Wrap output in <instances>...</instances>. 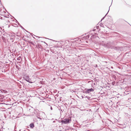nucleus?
I'll return each instance as SVG.
<instances>
[{"mask_svg": "<svg viewBox=\"0 0 131 131\" xmlns=\"http://www.w3.org/2000/svg\"><path fill=\"white\" fill-rule=\"evenodd\" d=\"M2 17L1 18V19H2Z\"/></svg>", "mask_w": 131, "mask_h": 131, "instance_id": "412c9836", "label": "nucleus"}, {"mask_svg": "<svg viewBox=\"0 0 131 131\" xmlns=\"http://www.w3.org/2000/svg\"><path fill=\"white\" fill-rule=\"evenodd\" d=\"M92 55H94V56H96L95 55V53H93V54Z\"/></svg>", "mask_w": 131, "mask_h": 131, "instance_id": "dca6fc26", "label": "nucleus"}, {"mask_svg": "<svg viewBox=\"0 0 131 131\" xmlns=\"http://www.w3.org/2000/svg\"><path fill=\"white\" fill-rule=\"evenodd\" d=\"M17 60H20L21 58H17Z\"/></svg>", "mask_w": 131, "mask_h": 131, "instance_id": "4468645a", "label": "nucleus"}, {"mask_svg": "<svg viewBox=\"0 0 131 131\" xmlns=\"http://www.w3.org/2000/svg\"><path fill=\"white\" fill-rule=\"evenodd\" d=\"M18 57L19 58V57H20V56H19Z\"/></svg>", "mask_w": 131, "mask_h": 131, "instance_id": "aec40b11", "label": "nucleus"}, {"mask_svg": "<svg viewBox=\"0 0 131 131\" xmlns=\"http://www.w3.org/2000/svg\"><path fill=\"white\" fill-rule=\"evenodd\" d=\"M85 36H84V37L83 38H84V39H88L89 38V37L90 36L89 35H86V34H85Z\"/></svg>", "mask_w": 131, "mask_h": 131, "instance_id": "423d86ee", "label": "nucleus"}, {"mask_svg": "<svg viewBox=\"0 0 131 131\" xmlns=\"http://www.w3.org/2000/svg\"><path fill=\"white\" fill-rule=\"evenodd\" d=\"M33 38H35L34 37H33Z\"/></svg>", "mask_w": 131, "mask_h": 131, "instance_id": "a878e982", "label": "nucleus"}, {"mask_svg": "<svg viewBox=\"0 0 131 131\" xmlns=\"http://www.w3.org/2000/svg\"><path fill=\"white\" fill-rule=\"evenodd\" d=\"M112 2L111 4H112Z\"/></svg>", "mask_w": 131, "mask_h": 131, "instance_id": "b1692460", "label": "nucleus"}, {"mask_svg": "<svg viewBox=\"0 0 131 131\" xmlns=\"http://www.w3.org/2000/svg\"><path fill=\"white\" fill-rule=\"evenodd\" d=\"M91 31H90V32H91Z\"/></svg>", "mask_w": 131, "mask_h": 131, "instance_id": "5701e85b", "label": "nucleus"}, {"mask_svg": "<svg viewBox=\"0 0 131 131\" xmlns=\"http://www.w3.org/2000/svg\"><path fill=\"white\" fill-rule=\"evenodd\" d=\"M99 26H96V28L97 29H99Z\"/></svg>", "mask_w": 131, "mask_h": 131, "instance_id": "2eb2a0df", "label": "nucleus"}, {"mask_svg": "<svg viewBox=\"0 0 131 131\" xmlns=\"http://www.w3.org/2000/svg\"><path fill=\"white\" fill-rule=\"evenodd\" d=\"M96 30V29H93V31H94Z\"/></svg>", "mask_w": 131, "mask_h": 131, "instance_id": "f3484780", "label": "nucleus"}, {"mask_svg": "<svg viewBox=\"0 0 131 131\" xmlns=\"http://www.w3.org/2000/svg\"><path fill=\"white\" fill-rule=\"evenodd\" d=\"M51 109L52 110V107H51Z\"/></svg>", "mask_w": 131, "mask_h": 131, "instance_id": "6ab92c4d", "label": "nucleus"}, {"mask_svg": "<svg viewBox=\"0 0 131 131\" xmlns=\"http://www.w3.org/2000/svg\"><path fill=\"white\" fill-rule=\"evenodd\" d=\"M100 26H101V27H104L103 26H104L103 24L102 23H100Z\"/></svg>", "mask_w": 131, "mask_h": 131, "instance_id": "9d476101", "label": "nucleus"}, {"mask_svg": "<svg viewBox=\"0 0 131 131\" xmlns=\"http://www.w3.org/2000/svg\"><path fill=\"white\" fill-rule=\"evenodd\" d=\"M25 79L26 81H27V82H28L29 83H32V82H31V81L30 79V78H29V76H26L25 78Z\"/></svg>", "mask_w": 131, "mask_h": 131, "instance_id": "7ed1b4c3", "label": "nucleus"}, {"mask_svg": "<svg viewBox=\"0 0 131 131\" xmlns=\"http://www.w3.org/2000/svg\"><path fill=\"white\" fill-rule=\"evenodd\" d=\"M75 55L77 56H78L79 57L81 56V55H80V56H79V55H77L76 54H75Z\"/></svg>", "mask_w": 131, "mask_h": 131, "instance_id": "ddd939ff", "label": "nucleus"}, {"mask_svg": "<svg viewBox=\"0 0 131 131\" xmlns=\"http://www.w3.org/2000/svg\"><path fill=\"white\" fill-rule=\"evenodd\" d=\"M7 36L9 37L10 39L11 40H13L14 38V36L13 35H12L11 34H7Z\"/></svg>", "mask_w": 131, "mask_h": 131, "instance_id": "20e7f679", "label": "nucleus"}, {"mask_svg": "<svg viewBox=\"0 0 131 131\" xmlns=\"http://www.w3.org/2000/svg\"><path fill=\"white\" fill-rule=\"evenodd\" d=\"M13 18H14L15 19V20H16V21H15V22L16 23H17V24H18L19 23V22L14 17H13Z\"/></svg>", "mask_w": 131, "mask_h": 131, "instance_id": "9b49d317", "label": "nucleus"}, {"mask_svg": "<svg viewBox=\"0 0 131 131\" xmlns=\"http://www.w3.org/2000/svg\"><path fill=\"white\" fill-rule=\"evenodd\" d=\"M18 25L21 27V28L22 29L25 30H26V31L27 32V31L24 29V28L19 23L18 24Z\"/></svg>", "mask_w": 131, "mask_h": 131, "instance_id": "1a4fd4ad", "label": "nucleus"}, {"mask_svg": "<svg viewBox=\"0 0 131 131\" xmlns=\"http://www.w3.org/2000/svg\"><path fill=\"white\" fill-rule=\"evenodd\" d=\"M71 121V119H70L66 118L62 120L60 122L64 124H67L70 123Z\"/></svg>", "mask_w": 131, "mask_h": 131, "instance_id": "f03ea898", "label": "nucleus"}, {"mask_svg": "<svg viewBox=\"0 0 131 131\" xmlns=\"http://www.w3.org/2000/svg\"><path fill=\"white\" fill-rule=\"evenodd\" d=\"M103 43H102V46L105 47L110 48L117 51H121L122 48L121 47H114L112 46H111V45L110 44V42L106 43L103 41Z\"/></svg>", "mask_w": 131, "mask_h": 131, "instance_id": "f257e3e1", "label": "nucleus"}, {"mask_svg": "<svg viewBox=\"0 0 131 131\" xmlns=\"http://www.w3.org/2000/svg\"><path fill=\"white\" fill-rule=\"evenodd\" d=\"M10 56H14V54H13V53H12L11 55L10 54Z\"/></svg>", "mask_w": 131, "mask_h": 131, "instance_id": "a211bd4d", "label": "nucleus"}, {"mask_svg": "<svg viewBox=\"0 0 131 131\" xmlns=\"http://www.w3.org/2000/svg\"><path fill=\"white\" fill-rule=\"evenodd\" d=\"M112 2L111 4H112Z\"/></svg>", "mask_w": 131, "mask_h": 131, "instance_id": "393cba45", "label": "nucleus"}, {"mask_svg": "<svg viewBox=\"0 0 131 131\" xmlns=\"http://www.w3.org/2000/svg\"><path fill=\"white\" fill-rule=\"evenodd\" d=\"M85 56V57H89L90 58H91V57H92V56H91V54H90V56H86V55ZM92 57H93V56H92Z\"/></svg>", "mask_w": 131, "mask_h": 131, "instance_id": "f8f14e48", "label": "nucleus"}, {"mask_svg": "<svg viewBox=\"0 0 131 131\" xmlns=\"http://www.w3.org/2000/svg\"><path fill=\"white\" fill-rule=\"evenodd\" d=\"M5 34H3V35L4 36L5 35Z\"/></svg>", "mask_w": 131, "mask_h": 131, "instance_id": "4be33fe9", "label": "nucleus"}, {"mask_svg": "<svg viewBox=\"0 0 131 131\" xmlns=\"http://www.w3.org/2000/svg\"><path fill=\"white\" fill-rule=\"evenodd\" d=\"M34 125L32 123L30 125V127L31 128H33V127H34Z\"/></svg>", "mask_w": 131, "mask_h": 131, "instance_id": "6e6552de", "label": "nucleus"}, {"mask_svg": "<svg viewBox=\"0 0 131 131\" xmlns=\"http://www.w3.org/2000/svg\"><path fill=\"white\" fill-rule=\"evenodd\" d=\"M94 91V90L92 88L89 89L87 90L86 92L87 93H89L91 91Z\"/></svg>", "mask_w": 131, "mask_h": 131, "instance_id": "39448f33", "label": "nucleus"}, {"mask_svg": "<svg viewBox=\"0 0 131 131\" xmlns=\"http://www.w3.org/2000/svg\"><path fill=\"white\" fill-rule=\"evenodd\" d=\"M111 6V5L109 7V10H108L107 13L105 15V16L102 18V19H101V21L102 20H103L104 19V18H105V17L106 16V15H107V14L108 13V12H109V10L110 8V7Z\"/></svg>", "mask_w": 131, "mask_h": 131, "instance_id": "0eeeda50", "label": "nucleus"}]
</instances>
